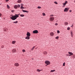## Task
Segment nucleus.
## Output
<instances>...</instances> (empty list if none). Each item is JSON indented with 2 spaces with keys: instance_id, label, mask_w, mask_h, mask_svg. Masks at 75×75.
<instances>
[{
  "instance_id": "a18cd8bd",
  "label": "nucleus",
  "mask_w": 75,
  "mask_h": 75,
  "mask_svg": "<svg viewBox=\"0 0 75 75\" xmlns=\"http://www.w3.org/2000/svg\"><path fill=\"white\" fill-rule=\"evenodd\" d=\"M4 31H6V29H5L4 30Z\"/></svg>"
},
{
  "instance_id": "b1692460",
  "label": "nucleus",
  "mask_w": 75,
  "mask_h": 75,
  "mask_svg": "<svg viewBox=\"0 0 75 75\" xmlns=\"http://www.w3.org/2000/svg\"><path fill=\"white\" fill-rule=\"evenodd\" d=\"M20 16L21 17H24V15L21 14V15H20Z\"/></svg>"
},
{
  "instance_id": "0eeeda50",
  "label": "nucleus",
  "mask_w": 75,
  "mask_h": 75,
  "mask_svg": "<svg viewBox=\"0 0 75 75\" xmlns=\"http://www.w3.org/2000/svg\"><path fill=\"white\" fill-rule=\"evenodd\" d=\"M26 35H27V36L28 37H30V36L31 35V34H30V32H28L26 34Z\"/></svg>"
},
{
  "instance_id": "cd10ccee",
  "label": "nucleus",
  "mask_w": 75,
  "mask_h": 75,
  "mask_svg": "<svg viewBox=\"0 0 75 75\" xmlns=\"http://www.w3.org/2000/svg\"><path fill=\"white\" fill-rule=\"evenodd\" d=\"M42 15L44 16H45V13H42Z\"/></svg>"
},
{
  "instance_id": "4468645a",
  "label": "nucleus",
  "mask_w": 75,
  "mask_h": 75,
  "mask_svg": "<svg viewBox=\"0 0 75 75\" xmlns=\"http://www.w3.org/2000/svg\"><path fill=\"white\" fill-rule=\"evenodd\" d=\"M12 51L13 52H16V49H13L12 50Z\"/></svg>"
},
{
  "instance_id": "49530a36",
  "label": "nucleus",
  "mask_w": 75,
  "mask_h": 75,
  "mask_svg": "<svg viewBox=\"0 0 75 75\" xmlns=\"http://www.w3.org/2000/svg\"><path fill=\"white\" fill-rule=\"evenodd\" d=\"M1 16V13H0V17Z\"/></svg>"
},
{
  "instance_id": "393cba45",
  "label": "nucleus",
  "mask_w": 75,
  "mask_h": 75,
  "mask_svg": "<svg viewBox=\"0 0 75 75\" xmlns=\"http://www.w3.org/2000/svg\"><path fill=\"white\" fill-rule=\"evenodd\" d=\"M21 9H24V7H23V6H21Z\"/></svg>"
},
{
  "instance_id": "6e6552de",
  "label": "nucleus",
  "mask_w": 75,
  "mask_h": 75,
  "mask_svg": "<svg viewBox=\"0 0 75 75\" xmlns=\"http://www.w3.org/2000/svg\"><path fill=\"white\" fill-rule=\"evenodd\" d=\"M30 37L29 36H27L25 38V39H26L27 40H30Z\"/></svg>"
},
{
  "instance_id": "e433bc0d",
  "label": "nucleus",
  "mask_w": 75,
  "mask_h": 75,
  "mask_svg": "<svg viewBox=\"0 0 75 75\" xmlns=\"http://www.w3.org/2000/svg\"><path fill=\"white\" fill-rule=\"evenodd\" d=\"M22 51L23 52H25V50H22Z\"/></svg>"
},
{
  "instance_id": "2eb2a0df",
  "label": "nucleus",
  "mask_w": 75,
  "mask_h": 75,
  "mask_svg": "<svg viewBox=\"0 0 75 75\" xmlns=\"http://www.w3.org/2000/svg\"><path fill=\"white\" fill-rule=\"evenodd\" d=\"M43 54L45 55H47V52L45 51L43 52Z\"/></svg>"
},
{
  "instance_id": "dca6fc26",
  "label": "nucleus",
  "mask_w": 75,
  "mask_h": 75,
  "mask_svg": "<svg viewBox=\"0 0 75 75\" xmlns=\"http://www.w3.org/2000/svg\"><path fill=\"white\" fill-rule=\"evenodd\" d=\"M16 41H13L12 42V44H15V43H16Z\"/></svg>"
},
{
  "instance_id": "37998d69",
  "label": "nucleus",
  "mask_w": 75,
  "mask_h": 75,
  "mask_svg": "<svg viewBox=\"0 0 75 75\" xmlns=\"http://www.w3.org/2000/svg\"><path fill=\"white\" fill-rule=\"evenodd\" d=\"M14 12V10H12L11 11V12Z\"/></svg>"
},
{
  "instance_id": "a211bd4d",
  "label": "nucleus",
  "mask_w": 75,
  "mask_h": 75,
  "mask_svg": "<svg viewBox=\"0 0 75 75\" xmlns=\"http://www.w3.org/2000/svg\"><path fill=\"white\" fill-rule=\"evenodd\" d=\"M21 0H18L17 1V2L19 3H21Z\"/></svg>"
},
{
  "instance_id": "2f4dec72",
  "label": "nucleus",
  "mask_w": 75,
  "mask_h": 75,
  "mask_svg": "<svg viewBox=\"0 0 75 75\" xmlns=\"http://www.w3.org/2000/svg\"><path fill=\"white\" fill-rule=\"evenodd\" d=\"M67 30H70V28H67Z\"/></svg>"
},
{
  "instance_id": "f8f14e48",
  "label": "nucleus",
  "mask_w": 75,
  "mask_h": 75,
  "mask_svg": "<svg viewBox=\"0 0 75 75\" xmlns=\"http://www.w3.org/2000/svg\"><path fill=\"white\" fill-rule=\"evenodd\" d=\"M68 53H69V54H70V55H72L74 54H73V53H72L71 52H68Z\"/></svg>"
},
{
  "instance_id": "09e8293b",
  "label": "nucleus",
  "mask_w": 75,
  "mask_h": 75,
  "mask_svg": "<svg viewBox=\"0 0 75 75\" xmlns=\"http://www.w3.org/2000/svg\"><path fill=\"white\" fill-rule=\"evenodd\" d=\"M71 55L70 54H68V56H71Z\"/></svg>"
},
{
  "instance_id": "6ab92c4d",
  "label": "nucleus",
  "mask_w": 75,
  "mask_h": 75,
  "mask_svg": "<svg viewBox=\"0 0 75 75\" xmlns=\"http://www.w3.org/2000/svg\"><path fill=\"white\" fill-rule=\"evenodd\" d=\"M13 23H15V24H17V23H18V21H16L15 22H13Z\"/></svg>"
},
{
  "instance_id": "412c9836",
  "label": "nucleus",
  "mask_w": 75,
  "mask_h": 75,
  "mask_svg": "<svg viewBox=\"0 0 75 75\" xmlns=\"http://www.w3.org/2000/svg\"><path fill=\"white\" fill-rule=\"evenodd\" d=\"M7 8H8V9L10 8V6H8V5H7Z\"/></svg>"
},
{
  "instance_id": "c756f323",
  "label": "nucleus",
  "mask_w": 75,
  "mask_h": 75,
  "mask_svg": "<svg viewBox=\"0 0 75 75\" xmlns=\"http://www.w3.org/2000/svg\"><path fill=\"white\" fill-rule=\"evenodd\" d=\"M59 33H60L59 31V30H57V34Z\"/></svg>"
},
{
  "instance_id": "a878e982",
  "label": "nucleus",
  "mask_w": 75,
  "mask_h": 75,
  "mask_svg": "<svg viewBox=\"0 0 75 75\" xmlns=\"http://www.w3.org/2000/svg\"><path fill=\"white\" fill-rule=\"evenodd\" d=\"M59 38V37H58V36H57V37H56L55 38V39H57V40H58Z\"/></svg>"
},
{
  "instance_id": "c9c22d12",
  "label": "nucleus",
  "mask_w": 75,
  "mask_h": 75,
  "mask_svg": "<svg viewBox=\"0 0 75 75\" xmlns=\"http://www.w3.org/2000/svg\"><path fill=\"white\" fill-rule=\"evenodd\" d=\"M53 16H54V15H50V17H52V16L53 17Z\"/></svg>"
},
{
  "instance_id": "7ed1b4c3",
  "label": "nucleus",
  "mask_w": 75,
  "mask_h": 75,
  "mask_svg": "<svg viewBox=\"0 0 75 75\" xmlns=\"http://www.w3.org/2000/svg\"><path fill=\"white\" fill-rule=\"evenodd\" d=\"M69 8H65L64 10V12H67V11L69 10Z\"/></svg>"
},
{
  "instance_id": "603ef678",
  "label": "nucleus",
  "mask_w": 75,
  "mask_h": 75,
  "mask_svg": "<svg viewBox=\"0 0 75 75\" xmlns=\"http://www.w3.org/2000/svg\"><path fill=\"white\" fill-rule=\"evenodd\" d=\"M39 23L38 24V25H39Z\"/></svg>"
},
{
  "instance_id": "ddd939ff",
  "label": "nucleus",
  "mask_w": 75,
  "mask_h": 75,
  "mask_svg": "<svg viewBox=\"0 0 75 75\" xmlns=\"http://www.w3.org/2000/svg\"><path fill=\"white\" fill-rule=\"evenodd\" d=\"M50 35L51 36H53L54 35V33L52 32L50 33Z\"/></svg>"
},
{
  "instance_id": "8fccbe9b",
  "label": "nucleus",
  "mask_w": 75,
  "mask_h": 75,
  "mask_svg": "<svg viewBox=\"0 0 75 75\" xmlns=\"http://www.w3.org/2000/svg\"><path fill=\"white\" fill-rule=\"evenodd\" d=\"M70 11V12H71V11H71V10H70V11Z\"/></svg>"
},
{
  "instance_id": "aec40b11",
  "label": "nucleus",
  "mask_w": 75,
  "mask_h": 75,
  "mask_svg": "<svg viewBox=\"0 0 75 75\" xmlns=\"http://www.w3.org/2000/svg\"><path fill=\"white\" fill-rule=\"evenodd\" d=\"M68 23L67 22H65L64 23V24L65 25H68Z\"/></svg>"
},
{
  "instance_id": "4c0bfd02",
  "label": "nucleus",
  "mask_w": 75,
  "mask_h": 75,
  "mask_svg": "<svg viewBox=\"0 0 75 75\" xmlns=\"http://www.w3.org/2000/svg\"><path fill=\"white\" fill-rule=\"evenodd\" d=\"M8 1H9V0H6V2H7Z\"/></svg>"
},
{
  "instance_id": "20e7f679",
  "label": "nucleus",
  "mask_w": 75,
  "mask_h": 75,
  "mask_svg": "<svg viewBox=\"0 0 75 75\" xmlns=\"http://www.w3.org/2000/svg\"><path fill=\"white\" fill-rule=\"evenodd\" d=\"M33 33H34V34H37V33H38V31L37 30H34L33 31Z\"/></svg>"
},
{
  "instance_id": "9d476101",
  "label": "nucleus",
  "mask_w": 75,
  "mask_h": 75,
  "mask_svg": "<svg viewBox=\"0 0 75 75\" xmlns=\"http://www.w3.org/2000/svg\"><path fill=\"white\" fill-rule=\"evenodd\" d=\"M22 10L23 11H23V12L24 13H25L26 12L28 13V11H27L24 10L23 9H22Z\"/></svg>"
},
{
  "instance_id": "f3484780",
  "label": "nucleus",
  "mask_w": 75,
  "mask_h": 75,
  "mask_svg": "<svg viewBox=\"0 0 75 75\" xmlns=\"http://www.w3.org/2000/svg\"><path fill=\"white\" fill-rule=\"evenodd\" d=\"M41 71H42V69L40 70L39 69H38L37 70V71H38L39 72Z\"/></svg>"
},
{
  "instance_id": "f03ea898",
  "label": "nucleus",
  "mask_w": 75,
  "mask_h": 75,
  "mask_svg": "<svg viewBox=\"0 0 75 75\" xmlns=\"http://www.w3.org/2000/svg\"><path fill=\"white\" fill-rule=\"evenodd\" d=\"M67 3H68V2L67 1H65L64 3H63L62 4L63 5L62 6L63 7H65V6H66V4H67Z\"/></svg>"
},
{
  "instance_id": "3c124183",
  "label": "nucleus",
  "mask_w": 75,
  "mask_h": 75,
  "mask_svg": "<svg viewBox=\"0 0 75 75\" xmlns=\"http://www.w3.org/2000/svg\"><path fill=\"white\" fill-rule=\"evenodd\" d=\"M17 15L18 16V15H20V14H18Z\"/></svg>"
},
{
  "instance_id": "473e14b6",
  "label": "nucleus",
  "mask_w": 75,
  "mask_h": 75,
  "mask_svg": "<svg viewBox=\"0 0 75 75\" xmlns=\"http://www.w3.org/2000/svg\"><path fill=\"white\" fill-rule=\"evenodd\" d=\"M71 34H73V33H72V31H71Z\"/></svg>"
},
{
  "instance_id": "423d86ee",
  "label": "nucleus",
  "mask_w": 75,
  "mask_h": 75,
  "mask_svg": "<svg viewBox=\"0 0 75 75\" xmlns=\"http://www.w3.org/2000/svg\"><path fill=\"white\" fill-rule=\"evenodd\" d=\"M45 63L47 65H50V62L49 61H46L45 62Z\"/></svg>"
},
{
  "instance_id": "5701e85b",
  "label": "nucleus",
  "mask_w": 75,
  "mask_h": 75,
  "mask_svg": "<svg viewBox=\"0 0 75 75\" xmlns=\"http://www.w3.org/2000/svg\"><path fill=\"white\" fill-rule=\"evenodd\" d=\"M55 71V70H51V71H50V72H53L54 71Z\"/></svg>"
},
{
  "instance_id": "79ce46f5",
  "label": "nucleus",
  "mask_w": 75,
  "mask_h": 75,
  "mask_svg": "<svg viewBox=\"0 0 75 75\" xmlns=\"http://www.w3.org/2000/svg\"><path fill=\"white\" fill-rule=\"evenodd\" d=\"M55 25H58V23H56L55 24Z\"/></svg>"
},
{
  "instance_id": "a19ab883",
  "label": "nucleus",
  "mask_w": 75,
  "mask_h": 75,
  "mask_svg": "<svg viewBox=\"0 0 75 75\" xmlns=\"http://www.w3.org/2000/svg\"><path fill=\"white\" fill-rule=\"evenodd\" d=\"M74 24H72V25H71V27H74Z\"/></svg>"
},
{
  "instance_id": "4be33fe9",
  "label": "nucleus",
  "mask_w": 75,
  "mask_h": 75,
  "mask_svg": "<svg viewBox=\"0 0 75 75\" xmlns=\"http://www.w3.org/2000/svg\"><path fill=\"white\" fill-rule=\"evenodd\" d=\"M35 48V46H34V47L32 48V49H31V50H34V49Z\"/></svg>"
},
{
  "instance_id": "7c9ffc66",
  "label": "nucleus",
  "mask_w": 75,
  "mask_h": 75,
  "mask_svg": "<svg viewBox=\"0 0 75 75\" xmlns=\"http://www.w3.org/2000/svg\"><path fill=\"white\" fill-rule=\"evenodd\" d=\"M23 4H21V7H23Z\"/></svg>"
},
{
  "instance_id": "f704fd0d",
  "label": "nucleus",
  "mask_w": 75,
  "mask_h": 75,
  "mask_svg": "<svg viewBox=\"0 0 75 75\" xmlns=\"http://www.w3.org/2000/svg\"><path fill=\"white\" fill-rule=\"evenodd\" d=\"M65 63H64L63 64V66H65Z\"/></svg>"
},
{
  "instance_id": "1a4fd4ad",
  "label": "nucleus",
  "mask_w": 75,
  "mask_h": 75,
  "mask_svg": "<svg viewBox=\"0 0 75 75\" xmlns=\"http://www.w3.org/2000/svg\"><path fill=\"white\" fill-rule=\"evenodd\" d=\"M19 64L17 63H15V66H19Z\"/></svg>"
},
{
  "instance_id": "de8ad7c7",
  "label": "nucleus",
  "mask_w": 75,
  "mask_h": 75,
  "mask_svg": "<svg viewBox=\"0 0 75 75\" xmlns=\"http://www.w3.org/2000/svg\"><path fill=\"white\" fill-rule=\"evenodd\" d=\"M68 54H67L66 55H67V56H68Z\"/></svg>"
},
{
  "instance_id": "9b49d317",
  "label": "nucleus",
  "mask_w": 75,
  "mask_h": 75,
  "mask_svg": "<svg viewBox=\"0 0 75 75\" xmlns=\"http://www.w3.org/2000/svg\"><path fill=\"white\" fill-rule=\"evenodd\" d=\"M14 8H18V6L17 5H15L14 6Z\"/></svg>"
},
{
  "instance_id": "c03bdc74",
  "label": "nucleus",
  "mask_w": 75,
  "mask_h": 75,
  "mask_svg": "<svg viewBox=\"0 0 75 75\" xmlns=\"http://www.w3.org/2000/svg\"><path fill=\"white\" fill-rule=\"evenodd\" d=\"M12 16H12V15H10V18H11V17H12Z\"/></svg>"
},
{
  "instance_id": "72a5a7b5",
  "label": "nucleus",
  "mask_w": 75,
  "mask_h": 75,
  "mask_svg": "<svg viewBox=\"0 0 75 75\" xmlns=\"http://www.w3.org/2000/svg\"><path fill=\"white\" fill-rule=\"evenodd\" d=\"M38 8H41V7L40 6H38Z\"/></svg>"
},
{
  "instance_id": "ea45409f",
  "label": "nucleus",
  "mask_w": 75,
  "mask_h": 75,
  "mask_svg": "<svg viewBox=\"0 0 75 75\" xmlns=\"http://www.w3.org/2000/svg\"><path fill=\"white\" fill-rule=\"evenodd\" d=\"M71 37H73V34H71Z\"/></svg>"
},
{
  "instance_id": "39448f33",
  "label": "nucleus",
  "mask_w": 75,
  "mask_h": 75,
  "mask_svg": "<svg viewBox=\"0 0 75 75\" xmlns=\"http://www.w3.org/2000/svg\"><path fill=\"white\" fill-rule=\"evenodd\" d=\"M50 21H54V17H51L50 18Z\"/></svg>"
},
{
  "instance_id": "c85d7f7f",
  "label": "nucleus",
  "mask_w": 75,
  "mask_h": 75,
  "mask_svg": "<svg viewBox=\"0 0 75 75\" xmlns=\"http://www.w3.org/2000/svg\"><path fill=\"white\" fill-rule=\"evenodd\" d=\"M54 3L56 4H58V3L56 1L54 2Z\"/></svg>"
},
{
  "instance_id": "bb28decb",
  "label": "nucleus",
  "mask_w": 75,
  "mask_h": 75,
  "mask_svg": "<svg viewBox=\"0 0 75 75\" xmlns=\"http://www.w3.org/2000/svg\"><path fill=\"white\" fill-rule=\"evenodd\" d=\"M17 6H18V8H20V5L19 4Z\"/></svg>"
},
{
  "instance_id": "58836bf2",
  "label": "nucleus",
  "mask_w": 75,
  "mask_h": 75,
  "mask_svg": "<svg viewBox=\"0 0 75 75\" xmlns=\"http://www.w3.org/2000/svg\"><path fill=\"white\" fill-rule=\"evenodd\" d=\"M1 48H4V46H2L1 47Z\"/></svg>"
},
{
  "instance_id": "f257e3e1",
  "label": "nucleus",
  "mask_w": 75,
  "mask_h": 75,
  "mask_svg": "<svg viewBox=\"0 0 75 75\" xmlns=\"http://www.w3.org/2000/svg\"><path fill=\"white\" fill-rule=\"evenodd\" d=\"M19 16L18 15H17V14H16V15L13 16L11 17L10 18L12 20H16L17 18V17H18Z\"/></svg>"
}]
</instances>
